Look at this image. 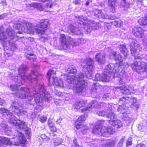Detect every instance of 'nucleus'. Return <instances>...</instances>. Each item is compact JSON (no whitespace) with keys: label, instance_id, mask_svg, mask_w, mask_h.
Masks as SVG:
<instances>
[{"label":"nucleus","instance_id":"dca6fc26","mask_svg":"<svg viewBox=\"0 0 147 147\" xmlns=\"http://www.w3.org/2000/svg\"><path fill=\"white\" fill-rule=\"evenodd\" d=\"M49 20L47 19L41 20L40 24L37 25L35 28L36 34L39 36L45 34L49 25Z\"/></svg>","mask_w":147,"mask_h":147},{"label":"nucleus","instance_id":"bf43d9fd","mask_svg":"<svg viewBox=\"0 0 147 147\" xmlns=\"http://www.w3.org/2000/svg\"><path fill=\"white\" fill-rule=\"evenodd\" d=\"M56 134L55 133H53V132H52L50 134V136L51 137L52 136H54Z\"/></svg>","mask_w":147,"mask_h":147},{"label":"nucleus","instance_id":"b1692460","mask_svg":"<svg viewBox=\"0 0 147 147\" xmlns=\"http://www.w3.org/2000/svg\"><path fill=\"white\" fill-rule=\"evenodd\" d=\"M100 84L98 83H94L91 89V94H93L96 97H97V96H96V92L97 89L98 87L99 86Z\"/></svg>","mask_w":147,"mask_h":147},{"label":"nucleus","instance_id":"6ab92c4d","mask_svg":"<svg viewBox=\"0 0 147 147\" xmlns=\"http://www.w3.org/2000/svg\"><path fill=\"white\" fill-rule=\"evenodd\" d=\"M144 32V30L141 28L136 27L133 29L132 33L135 36L138 38H142L145 36Z\"/></svg>","mask_w":147,"mask_h":147},{"label":"nucleus","instance_id":"5fc2aeb1","mask_svg":"<svg viewBox=\"0 0 147 147\" xmlns=\"http://www.w3.org/2000/svg\"><path fill=\"white\" fill-rule=\"evenodd\" d=\"M6 16L5 13L3 14L0 15V20L3 19Z\"/></svg>","mask_w":147,"mask_h":147},{"label":"nucleus","instance_id":"aec40b11","mask_svg":"<svg viewBox=\"0 0 147 147\" xmlns=\"http://www.w3.org/2000/svg\"><path fill=\"white\" fill-rule=\"evenodd\" d=\"M121 92L125 94H131L135 92L134 88L132 86H124L119 87Z\"/></svg>","mask_w":147,"mask_h":147},{"label":"nucleus","instance_id":"39448f33","mask_svg":"<svg viewBox=\"0 0 147 147\" xmlns=\"http://www.w3.org/2000/svg\"><path fill=\"white\" fill-rule=\"evenodd\" d=\"M106 104L107 105H110L108 103L105 102H98L96 100H93L90 102V105L88 107H86L81 110L82 113H84V114L80 116L77 119L75 122V125L76 128L77 129H79L83 126V122L86 119V117H87V114L94 111V109L96 111H97L99 109H101L102 110H105V111H100L99 112H97L96 113L99 116H104L105 115L107 118V114H109V111L107 109V106L103 104Z\"/></svg>","mask_w":147,"mask_h":147},{"label":"nucleus","instance_id":"338daca9","mask_svg":"<svg viewBox=\"0 0 147 147\" xmlns=\"http://www.w3.org/2000/svg\"><path fill=\"white\" fill-rule=\"evenodd\" d=\"M52 5L51 4L50 5V6H49V7L50 8H51L52 7Z\"/></svg>","mask_w":147,"mask_h":147},{"label":"nucleus","instance_id":"13d9d810","mask_svg":"<svg viewBox=\"0 0 147 147\" xmlns=\"http://www.w3.org/2000/svg\"><path fill=\"white\" fill-rule=\"evenodd\" d=\"M31 115L32 116L31 117L32 118H34L36 116V115L35 113H34L33 112L32 113V114Z\"/></svg>","mask_w":147,"mask_h":147},{"label":"nucleus","instance_id":"7c9ffc66","mask_svg":"<svg viewBox=\"0 0 147 147\" xmlns=\"http://www.w3.org/2000/svg\"><path fill=\"white\" fill-rule=\"evenodd\" d=\"M112 25H113L116 27H121L123 24V22L119 19H117L113 22H111Z\"/></svg>","mask_w":147,"mask_h":147},{"label":"nucleus","instance_id":"680f3d73","mask_svg":"<svg viewBox=\"0 0 147 147\" xmlns=\"http://www.w3.org/2000/svg\"><path fill=\"white\" fill-rule=\"evenodd\" d=\"M1 4L3 6H6V4L5 1H3L1 2Z\"/></svg>","mask_w":147,"mask_h":147},{"label":"nucleus","instance_id":"6e6d98bb","mask_svg":"<svg viewBox=\"0 0 147 147\" xmlns=\"http://www.w3.org/2000/svg\"><path fill=\"white\" fill-rule=\"evenodd\" d=\"M74 2L76 4H80L81 3V1L80 0H76Z\"/></svg>","mask_w":147,"mask_h":147},{"label":"nucleus","instance_id":"7ed1b4c3","mask_svg":"<svg viewBox=\"0 0 147 147\" xmlns=\"http://www.w3.org/2000/svg\"><path fill=\"white\" fill-rule=\"evenodd\" d=\"M13 26L14 29L18 30L14 32L12 29L8 28L6 29V32H4L3 28H0V40L2 42L3 46L10 48L12 51L15 50L17 47L16 42L21 37L17 34L30 33L32 30L31 24L27 23L25 21H16Z\"/></svg>","mask_w":147,"mask_h":147},{"label":"nucleus","instance_id":"f3484780","mask_svg":"<svg viewBox=\"0 0 147 147\" xmlns=\"http://www.w3.org/2000/svg\"><path fill=\"white\" fill-rule=\"evenodd\" d=\"M11 111L12 112L18 116L22 115L23 114L25 115L26 113V111L23 109H22L21 107H20L19 104L16 101L13 102L9 108V111Z\"/></svg>","mask_w":147,"mask_h":147},{"label":"nucleus","instance_id":"c85d7f7f","mask_svg":"<svg viewBox=\"0 0 147 147\" xmlns=\"http://www.w3.org/2000/svg\"><path fill=\"white\" fill-rule=\"evenodd\" d=\"M85 102L82 101L76 102L74 104V107L76 109H79L80 108L84 106Z\"/></svg>","mask_w":147,"mask_h":147},{"label":"nucleus","instance_id":"ea45409f","mask_svg":"<svg viewBox=\"0 0 147 147\" xmlns=\"http://www.w3.org/2000/svg\"><path fill=\"white\" fill-rule=\"evenodd\" d=\"M108 20H115L116 17L114 15H107L106 16L105 18Z\"/></svg>","mask_w":147,"mask_h":147},{"label":"nucleus","instance_id":"5701e85b","mask_svg":"<svg viewBox=\"0 0 147 147\" xmlns=\"http://www.w3.org/2000/svg\"><path fill=\"white\" fill-rule=\"evenodd\" d=\"M68 29L69 30L74 34L79 35L82 33L78 28H75L72 24H70L69 26Z\"/></svg>","mask_w":147,"mask_h":147},{"label":"nucleus","instance_id":"c03bdc74","mask_svg":"<svg viewBox=\"0 0 147 147\" xmlns=\"http://www.w3.org/2000/svg\"><path fill=\"white\" fill-rule=\"evenodd\" d=\"M131 139V138H129L127 142V145L128 146H130L131 145L132 142Z\"/></svg>","mask_w":147,"mask_h":147},{"label":"nucleus","instance_id":"0eeeda50","mask_svg":"<svg viewBox=\"0 0 147 147\" xmlns=\"http://www.w3.org/2000/svg\"><path fill=\"white\" fill-rule=\"evenodd\" d=\"M136 98L132 96H123L119 100V106L117 111L122 114H124L126 112L127 108L129 106L133 105L137 109L138 108V105L137 104Z\"/></svg>","mask_w":147,"mask_h":147},{"label":"nucleus","instance_id":"052dcab7","mask_svg":"<svg viewBox=\"0 0 147 147\" xmlns=\"http://www.w3.org/2000/svg\"><path fill=\"white\" fill-rule=\"evenodd\" d=\"M48 126L50 128L51 127H52L53 126H54V124L53 123H51V124H49L48 125Z\"/></svg>","mask_w":147,"mask_h":147},{"label":"nucleus","instance_id":"49530a36","mask_svg":"<svg viewBox=\"0 0 147 147\" xmlns=\"http://www.w3.org/2000/svg\"><path fill=\"white\" fill-rule=\"evenodd\" d=\"M105 28H107L108 30L110 29L111 28V25L109 23H107L105 24Z\"/></svg>","mask_w":147,"mask_h":147},{"label":"nucleus","instance_id":"4c0bfd02","mask_svg":"<svg viewBox=\"0 0 147 147\" xmlns=\"http://www.w3.org/2000/svg\"><path fill=\"white\" fill-rule=\"evenodd\" d=\"M125 137L123 136L118 143L117 147H122Z\"/></svg>","mask_w":147,"mask_h":147},{"label":"nucleus","instance_id":"393cba45","mask_svg":"<svg viewBox=\"0 0 147 147\" xmlns=\"http://www.w3.org/2000/svg\"><path fill=\"white\" fill-rule=\"evenodd\" d=\"M28 5L30 7H33L36 8L37 10L40 11H42L43 9L42 5L39 3L34 2L30 4H29Z\"/></svg>","mask_w":147,"mask_h":147},{"label":"nucleus","instance_id":"72a5a7b5","mask_svg":"<svg viewBox=\"0 0 147 147\" xmlns=\"http://www.w3.org/2000/svg\"><path fill=\"white\" fill-rule=\"evenodd\" d=\"M38 119L42 123H44L46 121L47 119V117L44 115H39L38 116Z\"/></svg>","mask_w":147,"mask_h":147},{"label":"nucleus","instance_id":"a878e982","mask_svg":"<svg viewBox=\"0 0 147 147\" xmlns=\"http://www.w3.org/2000/svg\"><path fill=\"white\" fill-rule=\"evenodd\" d=\"M117 0H108L109 6L110 7V10L111 12H115V5Z\"/></svg>","mask_w":147,"mask_h":147},{"label":"nucleus","instance_id":"cd10ccee","mask_svg":"<svg viewBox=\"0 0 147 147\" xmlns=\"http://www.w3.org/2000/svg\"><path fill=\"white\" fill-rule=\"evenodd\" d=\"M138 21L141 25L146 26L147 25V14L144 17L141 18L138 20Z\"/></svg>","mask_w":147,"mask_h":147},{"label":"nucleus","instance_id":"8fccbe9b","mask_svg":"<svg viewBox=\"0 0 147 147\" xmlns=\"http://www.w3.org/2000/svg\"><path fill=\"white\" fill-rule=\"evenodd\" d=\"M86 1L85 5L86 6H88L89 5L90 3L92 1V0H86Z\"/></svg>","mask_w":147,"mask_h":147},{"label":"nucleus","instance_id":"603ef678","mask_svg":"<svg viewBox=\"0 0 147 147\" xmlns=\"http://www.w3.org/2000/svg\"><path fill=\"white\" fill-rule=\"evenodd\" d=\"M1 126L3 128L5 129L7 127V125L5 123H2L1 124Z\"/></svg>","mask_w":147,"mask_h":147},{"label":"nucleus","instance_id":"e2e57ef3","mask_svg":"<svg viewBox=\"0 0 147 147\" xmlns=\"http://www.w3.org/2000/svg\"><path fill=\"white\" fill-rule=\"evenodd\" d=\"M52 123V122L50 120H49L48 121V124L49 125V124Z\"/></svg>","mask_w":147,"mask_h":147},{"label":"nucleus","instance_id":"09e8293b","mask_svg":"<svg viewBox=\"0 0 147 147\" xmlns=\"http://www.w3.org/2000/svg\"><path fill=\"white\" fill-rule=\"evenodd\" d=\"M5 104V101L0 98V105L3 106Z\"/></svg>","mask_w":147,"mask_h":147},{"label":"nucleus","instance_id":"0e129e2a","mask_svg":"<svg viewBox=\"0 0 147 147\" xmlns=\"http://www.w3.org/2000/svg\"><path fill=\"white\" fill-rule=\"evenodd\" d=\"M40 39L42 40L45 41L46 39V38L44 37H41Z\"/></svg>","mask_w":147,"mask_h":147},{"label":"nucleus","instance_id":"a211bd4d","mask_svg":"<svg viewBox=\"0 0 147 147\" xmlns=\"http://www.w3.org/2000/svg\"><path fill=\"white\" fill-rule=\"evenodd\" d=\"M0 114H2L3 117L8 119V121L9 123L10 120H12L15 118L13 114L7 109L2 108H0Z\"/></svg>","mask_w":147,"mask_h":147},{"label":"nucleus","instance_id":"473e14b6","mask_svg":"<svg viewBox=\"0 0 147 147\" xmlns=\"http://www.w3.org/2000/svg\"><path fill=\"white\" fill-rule=\"evenodd\" d=\"M115 144V141L111 139L108 140L106 142V145L107 147H114Z\"/></svg>","mask_w":147,"mask_h":147},{"label":"nucleus","instance_id":"2eb2a0df","mask_svg":"<svg viewBox=\"0 0 147 147\" xmlns=\"http://www.w3.org/2000/svg\"><path fill=\"white\" fill-rule=\"evenodd\" d=\"M65 71L67 73V75L65 76V82L68 84L74 83L77 78L76 76V69L73 66H70L66 68Z\"/></svg>","mask_w":147,"mask_h":147},{"label":"nucleus","instance_id":"bb28decb","mask_svg":"<svg viewBox=\"0 0 147 147\" xmlns=\"http://www.w3.org/2000/svg\"><path fill=\"white\" fill-rule=\"evenodd\" d=\"M119 49L121 52L125 57H126L128 54V51L124 45H121L119 47Z\"/></svg>","mask_w":147,"mask_h":147},{"label":"nucleus","instance_id":"de8ad7c7","mask_svg":"<svg viewBox=\"0 0 147 147\" xmlns=\"http://www.w3.org/2000/svg\"><path fill=\"white\" fill-rule=\"evenodd\" d=\"M50 129L52 132H55L56 131V128L55 125L50 128Z\"/></svg>","mask_w":147,"mask_h":147},{"label":"nucleus","instance_id":"9d476101","mask_svg":"<svg viewBox=\"0 0 147 147\" xmlns=\"http://www.w3.org/2000/svg\"><path fill=\"white\" fill-rule=\"evenodd\" d=\"M77 19V22L80 25L84 26L85 32L87 33H90L93 29H96L97 24L93 20H88L86 17L82 15L76 16Z\"/></svg>","mask_w":147,"mask_h":147},{"label":"nucleus","instance_id":"1a4fd4ad","mask_svg":"<svg viewBox=\"0 0 147 147\" xmlns=\"http://www.w3.org/2000/svg\"><path fill=\"white\" fill-rule=\"evenodd\" d=\"M81 38L74 39L69 37H66L64 34L61 35L60 40L62 46L65 49L72 50V48L79 45L81 43Z\"/></svg>","mask_w":147,"mask_h":147},{"label":"nucleus","instance_id":"a19ab883","mask_svg":"<svg viewBox=\"0 0 147 147\" xmlns=\"http://www.w3.org/2000/svg\"><path fill=\"white\" fill-rule=\"evenodd\" d=\"M121 1L123 2V5L126 8H128L129 7V5L128 3L127 2L126 0H121Z\"/></svg>","mask_w":147,"mask_h":147},{"label":"nucleus","instance_id":"20e7f679","mask_svg":"<svg viewBox=\"0 0 147 147\" xmlns=\"http://www.w3.org/2000/svg\"><path fill=\"white\" fill-rule=\"evenodd\" d=\"M130 43V51L131 54L136 61L131 64L132 69L140 74L143 79L147 76V54L145 56L139 53L140 51V45L135 42L133 38L129 39Z\"/></svg>","mask_w":147,"mask_h":147},{"label":"nucleus","instance_id":"6e6552de","mask_svg":"<svg viewBox=\"0 0 147 147\" xmlns=\"http://www.w3.org/2000/svg\"><path fill=\"white\" fill-rule=\"evenodd\" d=\"M103 120H99L97 122L96 125L93 127L92 133L99 136L108 137L111 134L115 133L114 129L111 126L105 127H102V124L104 122Z\"/></svg>","mask_w":147,"mask_h":147},{"label":"nucleus","instance_id":"a18cd8bd","mask_svg":"<svg viewBox=\"0 0 147 147\" xmlns=\"http://www.w3.org/2000/svg\"><path fill=\"white\" fill-rule=\"evenodd\" d=\"M137 3L139 5H143V0H136Z\"/></svg>","mask_w":147,"mask_h":147},{"label":"nucleus","instance_id":"4468645a","mask_svg":"<svg viewBox=\"0 0 147 147\" xmlns=\"http://www.w3.org/2000/svg\"><path fill=\"white\" fill-rule=\"evenodd\" d=\"M55 73L52 69L49 70L47 73V78L49 84L53 85L57 88H62L63 84L62 79H60L56 77H54V74Z\"/></svg>","mask_w":147,"mask_h":147},{"label":"nucleus","instance_id":"9b49d317","mask_svg":"<svg viewBox=\"0 0 147 147\" xmlns=\"http://www.w3.org/2000/svg\"><path fill=\"white\" fill-rule=\"evenodd\" d=\"M104 105L107 106V109L108 110L109 114H107V118L111 119L108 121L110 125H112L117 128H120L122 126V123L120 120L117 119V117L114 113L111 111V105H107L106 104H103Z\"/></svg>","mask_w":147,"mask_h":147},{"label":"nucleus","instance_id":"4be33fe9","mask_svg":"<svg viewBox=\"0 0 147 147\" xmlns=\"http://www.w3.org/2000/svg\"><path fill=\"white\" fill-rule=\"evenodd\" d=\"M105 56L100 53H97L95 56V60L99 64H102L105 62Z\"/></svg>","mask_w":147,"mask_h":147},{"label":"nucleus","instance_id":"423d86ee","mask_svg":"<svg viewBox=\"0 0 147 147\" xmlns=\"http://www.w3.org/2000/svg\"><path fill=\"white\" fill-rule=\"evenodd\" d=\"M94 63L93 59L90 58L87 59L86 62L87 66L86 68H87V71L85 73L81 72L79 74L78 76L80 79L78 80L77 84L73 86L74 92L78 93L81 92L86 87L87 83L84 80L82 79V78L85 76L88 75L87 73L90 75L92 74L93 71Z\"/></svg>","mask_w":147,"mask_h":147},{"label":"nucleus","instance_id":"3c124183","mask_svg":"<svg viewBox=\"0 0 147 147\" xmlns=\"http://www.w3.org/2000/svg\"><path fill=\"white\" fill-rule=\"evenodd\" d=\"M39 1L40 2L42 3H45L46 2L50 3L52 1V0H39Z\"/></svg>","mask_w":147,"mask_h":147},{"label":"nucleus","instance_id":"79ce46f5","mask_svg":"<svg viewBox=\"0 0 147 147\" xmlns=\"http://www.w3.org/2000/svg\"><path fill=\"white\" fill-rule=\"evenodd\" d=\"M41 137L43 139H46L47 141H48L50 139V138L47 137L45 134H42L41 135Z\"/></svg>","mask_w":147,"mask_h":147},{"label":"nucleus","instance_id":"f03ea898","mask_svg":"<svg viewBox=\"0 0 147 147\" xmlns=\"http://www.w3.org/2000/svg\"><path fill=\"white\" fill-rule=\"evenodd\" d=\"M109 59H113L116 61H118L115 64L110 63L106 66L103 74H96L95 81L106 82L111 79L117 77L120 85L125 84L128 80V76L126 71L129 67L127 62L123 63L121 56L118 52L111 51L109 55Z\"/></svg>","mask_w":147,"mask_h":147},{"label":"nucleus","instance_id":"37998d69","mask_svg":"<svg viewBox=\"0 0 147 147\" xmlns=\"http://www.w3.org/2000/svg\"><path fill=\"white\" fill-rule=\"evenodd\" d=\"M18 76V78H19L20 77V76L19 75V76H18V75L16 74H15L14 76H13V74L10 73L9 75V77L11 79L13 80V79H14L15 76Z\"/></svg>","mask_w":147,"mask_h":147},{"label":"nucleus","instance_id":"f8f14e48","mask_svg":"<svg viewBox=\"0 0 147 147\" xmlns=\"http://www.w3.org/2000/svg\"><path fill=\"white\" fill-rule=\"evenodd\" d=\"M18 136H16L18 139L16 142H12L9 139L7 138L0 137V144L7 146L18 145L20 143H25V141L24 140V135L21 132L17 131Z\"/></svg>","mask_w":147,"mask_h":147},{"label":"nucleus","instance_id":"e433bc0d","mask_svg":"<svg viewBox=\"0 0 147 147\" xmlns=\"http://www.w3.org/2000/svg\"><path fill=\"white\" fill-rule=\"evenodd\" d=\"M77 139L76 138H75L73 140V144L72 145V147H82L81 145L79 144L78 142H77Z\"/></svg>","mask_w":147,"mask_h":147},{"label":"nucleus","instance_id":"4d7b16f0","mask_svg":"<svg viewBox=\"0 0 147 147\" xmlns=\"http://www.w3.org/2000/svg\"><path fill=\"white\" fill-rule=\"evenodd\" d=\"M136 147H145V146L142 144H138L136 146Z\"/></svg>","mask_w":147,"mask_h":147},{"label":"nucleus","instance_id":"f704fd0d","mask_svg":"<svg viewBox=\"0 0 147 147\" xmlns=\"http://www.w3.org/2000/svg\"><path fill=\"white\" fill-rule=\"evenodd\" d=\"M56 95L59 96L61 97L62 98H64L65 97H67V96L66 95L67 94H65V92H61L60 91H57L55 92Z\"/></svg>","mask_w":147,"mask_h":147},{"label":"nucleus","instance_id":"c9c22d12","mask_svg":"<svg viewBox=\"0 0 147 147\" xmlns=\"http://www.w3.org/2000/svg\"><path fill=\"white\" fill-rule=\"evenodd\" d=\"M112 98V97L111 96V94L110 93H105L103 96L102 99L104 100H109V99H111Z\"/></svg>","mask_w":147,"mask_h":147},{"label":"nucleus","instance_id":"c756f323","mask_svg":"<svg viewBox=\"0 0 147 147\" xmlns=\"http://www.w3.org/2000/svg\"><path fill=\"white\" fill-rule=\"evenodd\" d=\"M26 56L27 59L32 61L35 60L36 58V55L33 53H28Z\"/></svg>","mask_w":147,"mask_h":147},{"label":"nucleus","instance_id":"69168bd1","mask_svg":"<svg viewBox=\"0 0 147 147\" xmlns=\"http://www.w3.org/2000/svg\"><path fill=\"white\" fill-rule=\"evenodd\" d=\"M55 103L57 105H59V103L56 101L55 102Z\"/></svg>","mask_w":147,"mask_h":147},{"label":"nucleus","instance_id":"2f4dec72","mask_svg":"<svg viewBox=\"0 0 147 147\" xmlns=\"http://www.w3.org/2000/svg\"><path fill=\"white\" fill-rule=\"evenodd\" d=\"M54 145L55 146H58L61 144L63 140L60 138H57L53 140Z\"/></svg>","mask_w":147,"mask_h":147},{"label":"nucleus","instance_id":"864d4df0","mask_svg":"<svg viewBox=\"0 0 147 147\" xmlns=\"http://www.w3.org/2000/svg\"><path fill=\"white\" fill-rule=\"evenodd\" d=\"M62 119V118H60L58 119L57 121H56V123L58 124H60V123H61V121Z\"/></svg>","mask_w":147,"mask_h":147},{"label":"nucleus","instance_id":"ddd939ff","mask_svg":"<svg viewBox=\"0 0 147 147\" xmlns=\"http://www.w3.org/2000/svg\"><path fill=\"white\" fill-rule=\"evenodd\" d=\"M15 118V117L13 120H10L9 123L15 126L17 129H24L26 135L28 136V138H29L31 135V129L27 127V124L26 122L20 120H16Z\"/></svg>","mask_w":147,"mask_h":147},{"label":"nucleus","instance_id":"412c9836","mask_svg":"<svg viewBox=\"0 0 147 147\" xmlns=\"http://www.w3.org/2000/svg\"><path fill=\"white\" fill-rule=\"evenodd\" d=\"M92 18H105L106 16L100 10L95 9L92 13Z\"/></svg>","mask_w":147,"mask_h":147},{"label":"nucleus","instance_id":"774afa93","mask_svg":"<svg viewBox=\"0 0 147 147\" xmlns=\"http://www.w3.org/2000/svg\"><path fill=\"white\" fill-rule=\"evenodd\" d=\"M94 147H98V146H95Z\"/></svg>","mask_w":147,"mask_h":147},{"label":"nucleus","instance_id":"58836bf2","mask_svg":"<svg viewBox=\"0 0 147 147\" xmlns=\"http://www.w3.org/2000/svg\"><path fill=\"white\" fill-rule=\"evenodd\" d=\"M143 42L144 45L145 46L144 50L147 52V38H145L143 39Z\"/></svg>","mask_w":147,"mask_h":147},{"label":"nucleus","instance_id":"f257e3e1","mask_svg":"<svg viewBox=\"0 0 147 147\" xmlns=\"http://www.w3.org/2000/svg\"><path fill=\"white\" fill-rule=\"evenodd\" d=\"M28 69L26 65L22 64L18 69V77L15 76L13 81L16 85H11V89L17 97L21 99L28 98L29 104L35 103L38 106L42 105V101L49 102L51 97L45 86L38 84V73L36 70H32L28 76L26 73Z\"/></svg>","mask_w":147,"mask_h":147}]
</instances>
